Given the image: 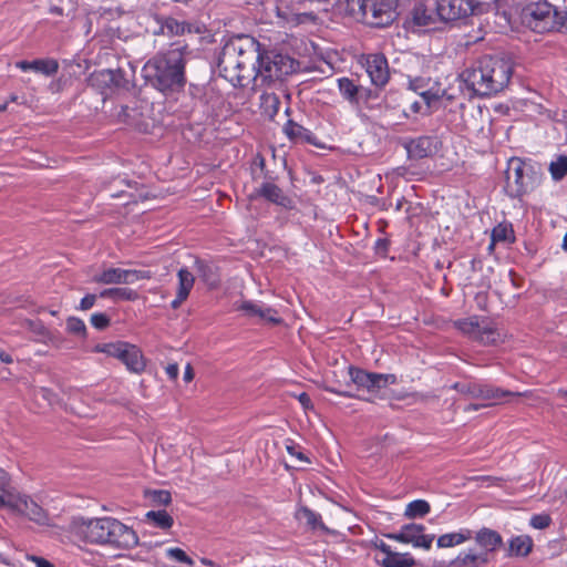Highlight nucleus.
<instances>
[{"label":"nucleus","instance_id":"f257e3e1","mask_svg":"<svg viewBox=\"0 0 567 567\" xmlns=\"http://www.w3.org/2000/svg\"><path fill=\"white\" fill-rule=\"evenodd\" d=\"M259 47L260 43L247 34L224 40L217 62L219 74L235 87L250 85L256 76Z\"/></svg>","mask_w":567,"mask_h":567},{"label":"nucleus","instance_id":"f03ea898","mask_svg":"<svg viewBox=\"0 0 567 567\" xmlns=\"http://www.w3.org/2000/svg\"><path fill=\"white\" fill-rule=\"evenodd\" d=\"M513 73L508 60L483 56L457 78L460 87L465 86L468 96H489L501 92L509 82Z\"/></svg>","mask_w":567,"mask_h":567},{"label":"nucleus","instance_id":"7ed1b4c3","mask_svg":"<svg viewBox=\"0 0 567 567\" xmlns=\"http://www.w3.org/2000/svg\"><path fill=\"white\" fill-rule=\"evenodd\" d=\"M145 81L164 94L181 91L186 82L182 49H172L148 60L142 69Z\"/></svg>","mask_w":567,"mask_h":567},{"label":"nucleus","instance_id":"20e7f679","mask_svg":"<svg viewBox=\"0 0 567 567\" xmlns=\"http://www.w3.org/2000/svg\"><path fill=\"white\" fill-rule=\"evenodd\" d=\"M544 178L540 164L512 157L507 163L505 190L512 198H522L540 186Z\"/></svg>","mask_w":567,"mask_h":567},{"label":"nucleus","instance_id":"39448f33","mask_svg":"<svg viewBox=\"0 0 567 567\" xmlns=\"http://www.w3.org/2000/svg\"><path fill=\"white\" fill-rule=\"evenodd\" d=\"M298 64L287 54L277 51H261L259 47L258 60L256 63V76L252 84L254 89L264 85H270L282 81L287 75L296 71Z\"/></svg>","mask_w":567,"mask_h":567},{"label":"nucleus","instance_id":"423d86ee","mask_svg":"<svg viewBox=\"0 0 567 567\" xmlns=\"http://www.w3.org/2000/svg\"><path fill=\"white\" fill-rule=\"evenodd\" d=\"M524 22L535 32H567V12L557 11L547 1H537L523 10Z\"/></svg>","mask_w":567,"mask_h":567},{"label":"nucleus","instance_id":"0eeeda50","mask_svg":"<svg viewBox=\"0 0 567 567\" xmlns=\"http://www.w3.org/2000/svg\"><path fill=\"white\" fill-rule=\"evenodd\" d=\"M454 388L458 392L483 402L482 404H470L465 408V411H476L480 408L501 404L508 402L512 398L522 395L519 392L503 390L492 384L481 382H460L456 383Z\"/></svg>","mask_w":567,"mask_h":567},{"label":"nucleus","instance_id":"6e6552de","mask_svg":"<svg viewBox=\"0 0 567 567\" xmlns=\"http://www.w3.org/2000/svg\"><path fill=\"white\" fill-rule=\"evenodd\" d=\"M454 324L464 336L483 346H496L505 341V334L487 318L473 316L460 319Z\"/></svg>","mask_w":567,"mask_h":567},{"label":"nucleus","instance_id":"1a4fd4ad","mask_svg":"<svg viewBox=\"0 0 567 567\" xmlns=\"http://www.w3.org/2000/svg\"><path fill=\"white\" fill-rule=\"evenodd\" d=\"M348 373L358 388L364 389L372 396L381 399L388 395V388L398 382L396 375L392 373H373L352 367H349Z\"/></svg>","mask_w":567,"mask_h":567},{"label":"nucleus","instance_id":"9d476101","mask_svg":"<svg viewBox=\"0 0 567 567\" xmlns=\"http://www.w3.org/2000/svg\"><path fill=\"white\" fill-rule=\"evenodd\" d=\"M440 21H454L473 13H482L493 7V2H475V0H435Z\"/></svg>","mask_w":567,"mask_h":567},{"label":"nucleus","instance_id":"9b49d317","mask_svg":"<svg viewBox=\"0 0 567 567\" xmlns=\"http://www.w3.org/2000/svg\"><path fill=\"white\" fill-rule=\"evenodd\" d=\"M112 519L113 517L76 518L73 522L74 533L86 543L103 545L109 539Z\"/></svg>","mask_w":567,"mask_h":567},{"label":"nucleus","instance_id":"f8f14e48","mask_svg":"<svg viewBox=\"0 0 567 567\" xmlns=\"http://www.w3.org/2000/svg\"><path fill=\"white\" fill-rule=\"evenodd\" d=\"M1 506L9 507L13 512L23 515L31 522L39 525H49V516L47 512L25 494L9 493Z\"/></svg>","mask_w":567,"mask_h":567},{"label":"nucleus","instance_id":"ddd939ff","mask_svg":"<svg viewBox=\"0 0 567 567\" xmlns=\"http://www.w3.org/2000/svg\"><path fill=\"white\" fill-rule=\"evenodd\" d=\"M151 275L144 270L109 268L93 277V281L105 285L134 284L138 280L148 279Z\"/></svg>","mask_w":567,"mask_h":567},{"label":"nucleus","instance_id":"4468645a","mask_svg":"<svg viewBox=\"0 0 567 567\" xmlns=\"http://www.w3.org/2000/svg\"><path fill=\"white\" fill-rule=\"evenodd\" d=\"M409 89L421 96L426 109L436 107L441 99H446L447 101L455 99L454 94L449 93L446 90L430 87V79L425 78H409Z\"/></svg>","mask_w":567,"mask_h":567},{"label":"nucleus","instance_id":"2eb2a0df","mask_svg":"<svg viewBox=\"0 0 567 567\" xmlns=\"http://www.w3.org/2000/svg\"><path fill=\"white\" fill-rule=\"evenodd\" d=\"M138 544V536L135 530L116 518H113L110 526L109 539L103 545L117 549H131Z\"/></svg>","mask_w":567,"mask_h":567},{"label":"nucleus","instance_id":"dca6fc26","mask_svg":"<svg viewBox=\"0 0 567 567\" xmlns=\"http://www.w3.org/2000/svg\"><path fill=\"white\" fill-rule=\"evenodd\" d=\"M424 526L419 524H408L401 527L395 534L388 535L389 538L404 544H412L414 547L430 549L434 535L424 534Z\"/></svg>","mask_w":567,"mask_h":567},{"label":"nucleus","instance_id":"f3484780","mask_svg":"<svg viewBox=\"0 0 567 567\" xmlns=\"http://www.w3.org/2000/svg\"><path fill=\"white\" fill-rule=\"evenodd\" d=\"M364 66L373 85L382 87L389 82L390 71L388 61L383 54H368L364 58Z\"/></svg>","mask_w":567,"mask_h":567},{"label":"nucleus","instance_id":"a211bd4d","mask_svg":"<svg viewBox=\"0 0 567 567\" xmlns=\"http://www.w3.org/2000/svg\"><path fill=\"white\" fill-rule=\"evenodd\" d=\"M237 309L241 311L244 316L255 319L258 322L274 324L280 322L277 311L259 301L244 300L238 305Z\"/></svg>","mask_w":567,"mask_h":567},{"label":"nucleus","instance_id":"6ab92c4d","mask_svg":"<svg viewBox=\"0 0 567 567\" xmlns=\"http://www.w3.org/2000/svg\"><path fill=\"white\" fill-rule=\"evenodd\" d=\"M374 9H378V3L375 0H344V10L350 16L371 27H377L372 23ZM375 16L379 14L375 12ZM378 19L379 17H377V20Z\"/></svg>","mask_w":567,"mask_h":567},{"label":"nucleus","instance_id":"aec40b11","mask_svg":"<svg viewBox=\"0 0 567 567\" xmlns=\"http://www.w3.org/2000/svg\"><path fill=\"white\" fill-rule=\"evenodd\" d=\"M439 141L432 136H419L404 144L410 158L421 159L432 156L437 151Z\"/></svg>","mask_w":567,"mask_h":567},{"label":"nucleus","instance_id":"412c9836","mask_svg":"<svg viewBox=\"0 0 567 567\" xmlns=\"http://www.w3.org/2000/svg\"><path fill=\"white\" fill-rule=\"evenodd\" d=\"M157 23L159 28L155 31L156 34L175 37L183 35L185 33L200 32V28L198 25L186 21H178L171 17L157 19Z\"/></svg>","mask_w":567,"mask_h":567},{"label":"nucleus","instance_id":"4be33fe9","mask_svg":"<svg viewBox=\"0 0 567 567\" xmlns=\"http://www.w3.org/2000/svg\"><path fill=\"white\" fill-rule=\"evenodd\" d=\"M413 21L420 27H426L439 21L435 0H423L413 10Z\"/></svg>","mask_w":567,"mask_h":567},{"label":"nucleus","instance_id":"5701e85b","mask_svg":"<svg viewBox=\"0 0 567 567\" xmlns=\"http://www.w3.org/2000/svg\"><path fill=\"white\" fill-rule=\"evenodd\" d=\"M178 289L176 298L172 301L171 306L177 309L183 301H185L194 286V275L187 268H181L178 274Z\"/></svg>","mask_w":567,"mask_h":567},{"label":"nucleus","instance_id":"b1692460","mask_svg":"<svg viewBox=\"0 0 567 567\" xmlns=\"http://www.w3.org/2000/svg\"><path fill=\"white\" fill-rule=\"evenodd\" d=\"M378 3V9H374V13L379 14L373 16L372 23L378 28H383L391 24L395 19V3L398 0H375Z\"/></svg>","mask_w":567,"mask_h":567},{"label":"nucleus","instance_id":"393cba45","mask_svg":"<svg viewBox=\"0 0 567 567\" xmlns=\"http://www.w3.org/2000/svg\"><path fill=\"white\" fill-rule=\"evenodd\" d=\"M131 343L125 341L97 343L92 348V352L104 353L109 357L116 358L125 364L126 353Z\"/></svg>","mask_w":567,"mask_h":567},{"label":"nucleus","instance_id":"a878e982","mask_svg":"<svg viewBox=\"0 0 567 567\" xmlns=\"http://www.w3.org/2000/svg\"><path fill=\"white\" fill-rule=\"evenodd\" d=\"M474 538L486 555L496 550L503 543L502 536L496 530L489 528H482L476 533Z\"/></svg>","mask_w":567,"mask_h":567},{"label":"nucleus","instance_id":"bb28decb","mask_svg":"<svg viewBox=\"0 0 567 567\" xmlns=\"http://www.w3.org/2000/svg\"><path fill=\"white\" fill-rule=\"evenodd\" d=\"M374 560L382 567H413L416 564L415 559L409 553L402 554L396 551H392L384 557L374 555Z\"/></svg>","mask_w":567,"mask_h":567},{"label":"nucleus","instance_id":"cd10ccee","mask_svg":"<svg viewBox=\"0 0 567 567\" xmlns=\"http://www.w3.org/2000/svg\"><path fill=\"white\" fill-rule=\"evenodd\" d=\"M257 195L266 198L267 200L287 207L290 203V199L284 194L281 188H279L276 184L270 182H265L257 189Z\"/></svg>","mask_w":567,"mask_h":567},{"label":"nucleus","instance_id":"c85d7f7f","mask_svg":"<svg viewBox=\"0 0 567 567\" xmlns=\"http://www.w3.org/2000/svg\"><path fill=\"white\" fill-rule=\"evenodd\" d=\"M488 563L486 553H461L449 563V567H480Z\"/></svg>","mask_w":567,"mask_h":567},{"label":"nucleus","instance_id":"c756f323","mask_svg":"<svg viewBox=\"0 0 567 567\" xmlns=\"http://www.w3.org/2000/svg\"><path fill=\"white\" fill-rule=\"evenodd\" d=\"M284 132L288 136L289 140L295 142H307L309 144H316V136L308 128L295 123L293 121H288L284 126Z\"/></svg>","mask_w":567,"mask_h":567},{"label":"nucleus","instance_id":"7c9ffc66","mask_svg":"<svg viewBox=\"0 0 567 567\" xmlns=\"http://www.w3.org/2000/svg\"><path fill=\"white\" fill-rule=\"evenodd\" d=\"M195 269L197 276L209 287L214 288L219 282V275L217 267L210 262L204 260L195 261Z\"/></svg>","mask_w":567,"mask_h":567},{"label":"nucleus","instance_id":"2f4dec72","mask_svg":"<svg viewBox=\"0 0 567 567\" xmlns=\"http://www.w3.org/2000/svg\"><path fill=\"white\" fill-rule=\"evenodd\" d=\"M125 367L130 372L136 374H140L145 370L146 362L141 349L137 346L131 343V347H128V352L126 353L125 359Z\"/></svg>","mask_w":567,"mask_h":567},{"label":"nucleus","instance_id":"473e14b6","mask_svg":"<svg viewBox=\"0 0 567 567\" xmlns=\"http://www.w3.org/2000/svg\"><path fill=\"white\" fill-rule=\"evenodd\" d=\"M472 538V532L470 529L461 530L458 533H449L441 535L437 538V547L447 548L453 547Z\"/></svg>","mask_w":567,"mask_h":567},{"label":"nucleus","instance_id":"72a5a7b5","mask_svg":"<svg viewBox=\"0 0 567 567\" xmlns=\"http://www.w3.org/2000/svg\"><path fill=\"white\" fill-rule=\"evenodd\" d=\"M340 94L350 103L359 102L360 86L349 78H340L337 80Z\"/></svg>","mask_w":567,"mask_h":567},{"label":"nucleus","instance_id":"f704fd0d","mask_svg":"<svg viewBox=\"0 0 567 567\" xmlns=\"http://www.w3.org/2000/svg\"><path fill=\"white\" fill-rule=\"evenodd\" d=\"M280 106V100L275 93H264L260 96V109L265 116L274 118Z\"/></svg>","mask_w":567,"mask_h":567},{"label":"nucleus","instance_id":"c9c22d12","mask_svg":"<svg viewBox=\"0 0 567 567\" xmlns=\"http://www.w3.org/2000/svg\"><path fill=\"white\" fill-rule=\"evenodd\" d=\"M296 517L299 522L305 523L312 529H326L324 524L321 522V516L308 507H301L297 511Z\"/></svg>","mask_w":567,"mask_h":567},{"label":"nucleus","instance_id":"e433bc0d","mask_svg":"<svg viewBox=\"0 0 567 567\" xmlns=\"http://www.w3.org/2000/svg\"><path fill=\"white\" fill-rule=\"evenodd\" d=\"M101 298L111 299L113 301L120 300H135L137 293L130 288H109L100 292Z\"/></svg>","mask_w":567,"mask_h":567},{"label":"nucleus","instance_id":"4c0bfd02","mask_svg":"<svg viewBox=\"0 0 567 567\" xmlns=\"http://www.w3.org/2000/svg\"><path fill=\"white\" fill-rule=\"evenodd\" d=\"M533 540L529 536H517L509 543V551L512 555L526 556L530 553Z\"/></svg>","mask_w":567,"mask_h":567},{"label":"nucleus","instance_id":"58836bf2","mask_svg":"<svg viewBox=\"0 0 567 567\" xmlns=\"http://www.w3.org/2000/svg\"><path fill=\"white\" fill-rule=\"evenodd\" d=\"M549 174L555 182L561 181L567 175V155H558L548 166Z\"/></svg>","mask_w":567,"mask_h":567},{"label":"nucleus","instance_id":"ea45409f","mask_svg":"<svg viewBox=\"0 0 567 567\" xmlns=\"http://www.w3.org/2000/svg\"><path fill=\"white\" fill-rule=\"evenodd\" d=\"M59 70V63L54 59H38L32 61V71L45 76L54 75Z\"/></svg>","mask_w":567,"mask_h":567},{"label":"nucleus","instance_id":"a19ab883","mask_svg":"<svg viewBox=\"0 0 567 567\" xmlns=\"http://www.w3.org/2000/svg\"><path fill=\"white\" fill-rule=\"evenodd\" d=\"M146 518L162 529H168L173 525V517L166 511H150Z\"/></svg>","mask_w":567,"mask_h":567},{"label":"nucleus","instance_id":"79ce46f5","mask_svg":"<svg viewBox=\"0 0 567 567\" xmlns=\"http://www.w3.org/2000/svg\"><path fill=\"white\" fill-rule=\"evenodd\" d=\"M430 512V504L423 499H416L408 504L404 515L409 518L423 517Z\"/></svg>","mask_w":567,"mask_h":567},{"label":"nucleus","instance_id":"37998d69","mask_svg":"<svg viewBox=\"0 0 567 567\" xmlns=\"http://www.w3.org/2000/svg\"><path fill=\"white\" fill-rule=\"evenodd\" d=\"M114 78L112 69H104L95 72L91 76L92 85L104 86L107 89H113L112 79Z\"/></svg>","mask_w":567,"mask_h":567},{"label":"nucleus","instance_id":"c03bdc74","mask_svg":"<svg viewBox=\"0 0 567 567\" xmlns=\"http://www.w3.org/2000/svg\"><path fill=\"white\" fill-rule=\"evenodd\" d=\"M146 495H147L148 499L154 505L166 506V505H168L172 502V496H171V493L168 491L154 489V491H148L146 493Z\"/></svg>","mask_w":567,"mask_h":567},{"label":"nucleus","instance_id":"a18cd8bd","mask_svg":"<svg viewBox=\"0 0 567 567\" xmlns=\"http://www.w3.org/2000/svg\"><path fill=\"white\" fill-rule=\"evenodd\" d=\"M492 239L494 243L511 241L513 239V229L508 225H497L492 231Z\"/></svg>","mask_w":567,"mask_h":567},{"label":"nucleus","instance_id":"49530a36","mask_svg":"<svg viewBox=\"0 0 567 567\" xmlns=\"http://www.w3.org/2000/svg\"><path fill=\"white\" fill-rule=\"evenodd\" d=\"M166 556L169 557L171 559H174L183 564H194V560L189 556H187V554L181 548H168L166 550Z\"/></svg>","mask_w":567,"mask_h":567},{"label":"nucleus","instance_id":"de8ad7c7","mask_svg":"<svg viewBox=\"0 0 567 567\" xmlns=\"http://www.w3.org/2000/svg\"><path fill=\"white\" fill-rule=\"evenodd\" d=\"M275 11L280 23H295L297 21L295 13L289 8L276 6Z\"/></svg>","mask_w":567,"mask_h":567},{"label":"nucleus","instance_id":"09e8293b","mask_svg":"<svg viewBox=\"0 0 567 567\" xmlns=\"http://www.w3.org/2000/svg\"><path fill=\"white\" fill-rule=\"evenodd\" d=\"M66 328L71 333L74 334H83L86 330L84 322L75 317H71L68 319Z\"/></svg>","mask_w":567,"mask_h":567},{"label":"nucleus","instance_id":"8fccbe9b","mask_svg":"<svg viewBox=\"0 0 567 567\" xmlns=\"http://www.w3.org/2000/svg\"><path fill=\"white\" fill-rule=\"evenodd\" d=\"M551 523V518L547 514H537L532 516L530 525L536 529H545Z\"/></svg>","mask_w":567,"mask_h":567},{"label":"nucleus","instance_id":"3c124183","mask_svg":"<svg viewBox=\"0 0 567 567\" xmlns=\"http://www.w3.org/2000/svg\"><path fill=\"white\" fill-rule=\"evenodd\" d=\"M9 482H10V480H9L7 472L3 471L2 468H0V506L4 502L7 494H9L8 493Z\"/></svg>","mask_w":567,"mask_h":567},{"label":"nucleus","instance_id":"603ef678","mask_svg":"<svg viewBox=\"0 0 567 567\" xmlns=\"http://www.w3.org/2000/svg\"><path fill=\"white\" fill-rule=\"evenodd\" d=\"M91 323L96 329H104L109 326L110 319L104 313H94L91 316Z\"/></svg>","mask_w":567,"mask_h":567},{"label":"nucleus","instance_id":"864d4df0","mask_svg":"<svg viewBox=\"0 0 567 567\" xmlns=\"http://www.w3.org/2000/svg\"><path fill=\"white\" fill-rule=\"evenodd\" d=\"M114 78L112 79L113 89L123 87L126 80L124 73L121 70H113Z\"/></svg>","mask_w":567,"mask_h":567},{"label":"nucleus","instance_id":"5fc2aeb1","mask_svg":"<svg viewBox=\"0 0 567 567\" xmlns=\"http://www.w3.org/2000/svg\"><path fill=\"white\" fill-rule=\"evenodd\" d=\"M96 301V295H86L82 298L80 302V309L81 310H89L91 309Z\"/></svg>","mask_w":567,"mask_h":567},{"label":"nucleus","instance_id":"6e6d98bb","mask_svg":"<svg viewBox=\"0 0 567 567\" xmlns=\"http://www.w3.org/2000/svg\"><path fill=\"white\" fill-rule=\"evenodd\" d=\"M374 547L378 549L375 555H380V557H384L393 551L391 547L382 540L375 542Z\"/></svg>","mask_w":567,"mask_h":567},{"label":"nucleus","instance_id":"4d7b16f0","mask_svg":"<svg viewBox=\"0 0 567 567\" xmlns=\"http://www.w3.org/2000/svg\"><path fill=\"white\" fill-rule=\"evenodd\" d=\"M165 372L171 380H176L179 374V368L177 363H171L165 368Z\"/></svg>","mask_w":567,"mask_h":567},{"label":"nucleus","instance_id":"13d9d810","mask_svg":"<svg viewBox=\"0 0 567 567\" xmlns=\"http://www.w3.org/2000/svg\"><path fill=\"white\" fill-rule=\"evenodd\" d=\"M27 558L35 563L37 567H54L49 560L38 556H27Z\"/></svg>","mask_w":567,"mask_h":567},{"label":"nucleus","instance_id":"bf43d9fd","mask_svg":"<svg viewBox=\"0 0 567 567\" xmlns=\"http://www.w3.org/2000/svg\"><path fill=\"white\" fill-rule=\"evenodd\" d=\"M16 66L23 72L32 71V61H18Z\"/></svg>","mask_w":567,"mask_h":567},{"label":"nucleus","instance_id":"052dcab7","mask_svg":"<svg viewBox=\"0 0 567 567\" xmlns=\"http://www.w3.org/2000/svg\"><path fill=\"white\" fill-rule=\"evenodd\" d=\"M183 378L185 382H190L194 379V371L189 363L185 368Z\"/></svg>","mask_w":567,"mask_h":567},{"label":"nucleus","instance_id":"680f3d73","mask_svg":"<svg viewBox=\"0 0 567 567\" xmlns=\"http://www.w3.org/2000/svg\"><path fill=\"white\" fill-rule=\"evenodd\" d=\"M423 109H425L426 111L429 110V109H426L423 101L422 102L416 101L411 104V110L413 113H421V112H423Z\"/></svg>","mask_w":567,"mask_h":567},{"label":"nucleus","instance_id":"e2e57ef3","mask_svg":"<svg viewBox=\"0 0 567 567\" xmlns=\"http://www.w3.org/2000/svg\"><path fill=\"white\" fill-rule=\"evenodd\" d=\"M298 400H299L300 404H301L305 409H307V408L309 406V404H310V398H309V395H308L307 393H305V392H303V393H301V394L298 396Z\"/></svg>","mask_w":567,"mask_h":567},{"label":"nucleus","instance_id":"0e129e2a","mask_svg":"<svg viewBox=\"0 0 567 567\" xmlns=\"http://www.w3.org/2000/svg\"><path fill=\"white\" fill-rule=\"evenodd\" d=\"M287 451H288L289 454L298 457L299 460L307 461L305 455L301 452H296V449L293 446H287Z\"/></svg>","mask_w":567,"mask_h":567},{"label":"nucleus","instance_id":"69168bd1","mask_svg":"<svg viewBox=\"0 0 567 567\" xmlns=\"http://www.w3.org/2000/svg\"><path fill=\"white\" fill-rule=\"evenodd\" d=\"M507 0H493V8L499 10L506 4Z\"/></svg>","mask_w":567,"mask_h":567},{"label":"nucleus","instance_id":"338daca9","mask_svg":"<svg viewBox=\"0 0 567 567\" xmlns=\"http://www.w3.org/2000/svg\"><path fill=\"white\" fill-rule=\"evenodd\" d=\"M41 393L44 399H47L49 402H51V396H53V393L48 389H41Z\"/></svg>","mask_w":567,"mask_h":567},{"label":"nucleus","instance_id":"774afa93","mask_svg":"<svg viewBox=\"0 0 567 567\" xmlns=\"http://www.w3.org/2000/svg\"><path fill=\"white\" fill-rule=\"evenodd\" d=\"M0 360H1L2 362H4V363H10V362H12V359H11L10 354L4 353V352H1V353H0Z\"/></svg>","mask_w":567,"mask_h":567}]
</instances>
